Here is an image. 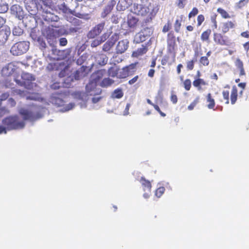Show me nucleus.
<instances>
[{"label":"nucleus","mask_w":249,"mask_h":249,"mask_svg":"<svg viewBox=\"0 0 249 249\" xmlns=\"http://www.w3.org/2000/svg\"><path fill=\"white\" fill-rule=\"evenodd\" d=\"M18 115L11 116L2 120L3 124L7 126L8 130L20 129L24 127L25 120L35 121L42 118L43 116V109L35 107L30 109L20 108Z\"/></svg>","instance_id":"nucleus-1"},{"label":"nucleus","mask_w":249,"mask_h":249,"mask_svg":"<svg viewBox=\"0 0 249 249\" xmlns=\"http://www.w3.org/2000/svg\"><path fill=\"white\" fill-rule=\"evenodd\" d=\"M86 91V92L77 91L72 94L73 98L77 100V104L80 105L81 108L87 107L86 103L89 99V95H98L102 92L101 89L97 88L96 82L93 80L89 81L87 85Z\"/></svg>","instance_id":"nucleus-2"},{"label":"nucleus","mask_w":249,"mask_h":249,"mask_svg":"<svg viewBox=\"0 0 249 249\" xmlns=\"http://www.w3.org/2000/svg\"><path fill=\"white\" fill-rule=\"evenodd\" d=\"M35 80V76L28 72H23L20 78L16 77L14 78V80L18 86L28 89H32L36 86V84L34 82Z\"/></svg>","instance_id":"nucleus-3"},{"label":"nucleus","mask_w":249,"mask_h":249,"mask_svg":"<svg viewBox=\"0 0 249 249\" xmlns=\"http://www.w3.org/2000/svg\"><path fill=\"white\" fill-rule=\"evenodd\" d=\"M108 59V57L106 54L96 53L91 56L87 64L89 65L88 66H89L91 70L96 65L105 66L107 64Z\"/></svg>","instance_id":"nucleus-4"},{"label":"nucleus","mask_w":249,"mask_h":249,"mask_svg":"<svg viewBox=\"0 0 249 249\" xmlns=\"http://www.w3.org/2000/svg\"><path fill=\"white\" fill-rule=\"evenodd\" d=\"M30 43L28 41H19L15 43L10 49V53L16 56L26 53L29 50Z\"/></svg>","instance_id":"nucleus-5"},{"label":"nucleus","mask_w":249,"mask_h":249,"mask_svg":"<svg viewBox=\"0 0 249 249\" xmlns=\"http://www.w3.org/2000/svg\"><path fill=\"white\" fill-rule=\"evenodd\" d=\"M72 48H69L63 50L57 49L55 47H52L51 52L48 55H52L53 59L59 60L64 59L69 57L71 53Z\"/></svg>","instance_id":"nucleus-6"},{"label":"nucleus","mask_w":249,"mask_h":249,"mask_svg":"<svg viewBox=\"0 0 249 249\" xmlns=\"http://www.w3.org/2000/svg\"><path fill=\"white\" fill-rule=\"evenodd\" d=\"M69 69V67L68 66H67L65 67L64 70H62L59 74V77H66L64 80H63V83L65 84L66 87H70L71 85V83L73 82L74 80V77H73L72 73H71L70 75H69L68 73Z\"/></svg>","instance_id":"nucleus-7"},{"label":"nucleus","mask_w":249,"mask_h":249,"mask_svg":"<svg viewBox=\"0 0 249 249\" xmlns=\"http://www.w3.org/2000/svg\"><path fill=\"white\" fill-rule=\"evenodd\" d=\"M91 71V68L88 66H82L76 71L73 74L75 80H78L86 76Z\"/></svg>","instance_id":"nucleus-8"},{"label":"nucleus","mask_w":249,"mask_h":249,"mask_svg":"<svg viewBox=\"0 0 249 249\" xmlns=\"http://www.w3.org/2000/svg\"><path fill=\"white\" fill-rule=\"evenodd\" d=\"M105 26V22H101L94 26L88 34L89 38H94L99 35L104 30Z\"/></svg>","instance_id":"nucleus-9"},{"label":"nucleus","mask_w":249,"mask_h":249,"mask_svg":"<svg viewBox=\"0 0 249 249\" xmlns=\"http://www.w3.org/2000/svg\"><path fill=\"white\" fill-rule=\"evenodd\" d=\"M10 34L11 30L8 26L5 25L0 28V45L6 43Z\"/></svg>","instance_id":"nucleus-10"},{"label":"nucleus","mask_w":249,"mask_h":249,"mask_svg":"<svg viewBox=\"0 0 249 249\" xmlns=\"http://www.w3.org/2000/svg\"><path fill=\"white\" fill-rule=\"evenodd\" d=\"M118 35L116 34H113L103 45L102 47L103 51L106 52L109 51L118 39Z\"/></svg>","instance_id":"nucleus-11"},{"label":"nucleus","mask_w":249,"mask_h":249,"mask_svg":"<svg viewBox=\"0 0 249 249\" xmlns=\"http://www.w3.org/2000/svg\"><path fill=\"white\" fill-rule=\"evenodd\" d=\"M11 14L21 20L24 18V11L22 7L18 4L12 5L10 8Z\"/></svg>","instance_id":"nucleus-12"},{"label":"nucleus","mask_w":249,"mask_h":249,"mask_svg":"<svg viewBox=\"0 0 249 249\" xmlns=\"http://www.w3.org/2000/svg\"><path fill=\"white\" fill-rule=\"evenodd\" d=\"M16 69V67L13 63H8L2 68L1 74L5 77L10 76L14 73Z\"/></svg>","instance_id":"nucleus-13"},{"label":"nucleus","mask_w":249,"mask_h":249,"mask_svg":"<svg viewBox=\"0 0 249 249\" xmlns=\"http://www.w3.org/2000/svg\"><path fill=\"white\" fill-rule=\"evenodd\" d=\"M147 8L142 4L134 3L131 8V11L137 15L144 16L147 13Z\"/></svg>","instance_id":"nucleus-14"},{"label":"nucleus","mask_w":249,"mask_h":249,"mask_svg":"<svg viewBox=\"0 0 249 249\" xmlns=\"http://www.w3.org/2000/svg\"><path fill=\"white\" fill-rule=\"evenodd\" d=\"M129 46V41L127 39H123L118 42L116 47V53L122 54L124 53Z\"/></svg>","instance_id":"nucleus-15"},{"label":"nucleus","mask_w":249,"mask_h":249,"mask_svg":"<svg viewBox=\"0 0 249 249\" xmlns=\"http://www.w3.org/2000/svg\"><path fill=\"white\" fill-rule=\"evenodd\" d=\"M43 18L44 20L47 22H57L59 20V18L57 15L48 11L47 10L45 11V14L43 15Z\"/></svg>","instance_id":"nucleus-16"},{"label":"nucleus","mask_w":249,"mask_h":249,"mask_svg":"<svg viewBox=\"0 0 249 249\" xmlns=\"http://www.w3.org/2000/svg\"><path fill=\"white\" fill-rule=\"evenodd\" d=\"M116 4V1L114 0H111L109 1L103 9V12L101 14L102 17L105 18L108 14H109Z\"/></svg>","instance_id":"nucleus-17"},{"label":"nucleus","mask_w":249,"mask_h":249,"mask_svg":"<svg viewBox=\"0 0 249 249\" xmlns=\"http://www.w3.org/2000/svg\"><path fill=\"white\" fill-rule=\"evenodd\" d=\"M127 24L129 28L133 30L136 29L139 25V19L131 15H128Z\"/></svg>","instance_id":"nucleus-18"},{"label":"nucleus","mask_w":249,"mask_h":249,"mask_svg":"<svg viewBox=\"0 0 249 249\" xmlns=\"http://www.w3.org/2000/svg\"><path fill=\"white\" fill-rule=\"evenodd\" d=\"M49 101L53 105L60 107L63 105L64 101L57 95L53 94L50 97Z\"/></svg>","instance_id":"nucleus-19"},{"label":"nucleus","mask_w":249,"mask_h":249,"mask_svg":"<svg viewBox=\"0 0 249 249\" xmlns=\"http://www.w3.org/2000/svg\"><path fill=\"white\" fill-rule=\"evenodd\" d=\"M129 3L126 0H119L117 6L116 8L118 11H124L128 7Z\"/></svg>","instance_id":"nucleus-20"},{"label":"nucleus","mask_w":249,"mask_h":249,"mask_svg":"<svg viewBox=\"0 0 249 249\" xmlns=\"http://www.w3.org/2000/svg\"><path fill=\"white\" fill-rule=\"evenodd\" d=\"M60 9L64 13H70L73 15H75L77 17L81 18L82 14L80 13L74 14L75 12L69 8H68L65 4H62L60 6Z\"/></svg>","instance_id":"nucleus-21"},{"label":"nucleus","mask_w":249,"mask_h":249,"mask_svg":"<svg viewBox=\"0 0 249 249\" xmlns=\"http://www.w3.org/2000/svg\"><path fill=\"white\" fill-rule=\"evenodd\" d=\"M106 73V70L105 69H102L97 71L96 72L92 74V78L93 80L97 81L101 79Z\"/></svg>","instance_id":"nucleus-22"},{"label":"nucleus","mask_w":249,"mask_h":249,"mask_svg":"<svg viewBox=\"0 0 249 249\" xmlns=\"http://www.w3.org/2000/svg\"><path fill=\"white\" fill-rule=\"evenodd\" d=\"M147 38L143 34V32H141L136 34L134 36V41L136 43H140L144 41Z\"/></svg>","instance_id":"nucleus-23"},{"label":"nucleus","mask_w":249,"mask_h":249,"mask_svg":"<svg viewBox=\"0 0 249 249\" xmlns=\"http://www.w3.org/2000/svg\"><path fill=\"white\" fill-rule=\"evenodd\" d=\"M79 29H80L78 27H71L68 29V30L65 29H61L60 32L62 35L66 36L77 33L79 31Z\"/></svg>","instance_id":"nucleus-24"},{"label":"nucleus","mask_w":249,"mask_h":249,"mask_svg":"<svg viewBox=\"0 0 249 249\" xmlns=\"http://www.w3.org/2000/svg\"><path fill=\"white\" fill-rule=\"evenodd\" d=\"M124 96V92L121 88L115 89L111 94L112 99H120Z\"/></svg>","instance_id":"nucleus-25"},{"label":"nucleus","mask_w":249,"mask_h":249,"mask_svg":"<svg viewBox=\"0 0 249 249\" xmlns=\"http://www.w3.org/2000/svg\"><path fill=\"white\" fill-rule=\"evenodd\" d=\"M114 83V80L112 79L107 77L103 79L100 84V86L103 88H107L111 86Z\"/></svg>","instance_id":"nucleus-26"},{"label":"nucleus","mask_w":249,"mask_h":249,"mask_svg":"<svg viewBox=\"0 0 249 249\" xmlns=\"http://www.w3.org/2000/svg\"><path fill=\"white\" fill-rule=\"evenodd\" d=\"M119 69L116 67H111L107 71L108 75L109 76L118 78V73Z\"/></svg>","instance_id":"nucleus-27"},{"label":"nucleus","mask_w":249,"mask_h":249,"mask_svg":"<svg viewBox=\"0 0 249 249\" xmlns=\"http://www.w3.org/2000/svg\"><path fill=\"white\" fill-rule=\"evenodd\" d=\"M234 27V24L231 21H228L223 23L222 27V32L224 33L228 32L230 28Z\"/></svg>","instance_id":"nucleus-28"},{"label":"nucleus","mask_w":249,"mask_h":249,"mask_svg":"<svg viewBox=\"0 0 249 249\" xmlns=\"http://www.w3.org/2000/svg\"><path fill=\"white\" fill-rule=\"evenodd\" d=\"M136 64H132L128 66L124 67L127 76L132 75L136 71Z\"/></svg>","instance_id":"nucleus-29"},{"label":"nucleus","mask_w":249,"mask_h":249,"mask_svg":"<svg viewBox=\"0 0 249 249\" xmlns=\"http://www.w3.org/2000/svg\"><path fill=\"white\" fill-rule=\"evenodd\" d=\"M136 64H132L128 66L124 67L127 76L132 75L136 71Z\"/></svg>","instance_id":"nucleus-30"},{"label":"nucleus","mask_w":249,"mask_h":249,"mask_svg":"<svg viewBox=\"0 0 249 249\" xmlns=\"http://www.w3.org/2000/svg\"><path fill=\"white\" fill-rule=\"evenodd\" d=\"M147 51V50L146 47L142 45V48L138 49L137 51L133 52L132 55L133 56L137 57L139 55L145 53Z\"/></svg>","instance_id":"nucleus-31"},{"label":"nucleus","mask_w":249,"mask_h":249,"mask_svg":"<svg viewBox=\"0 0 249 249\" xmlns=\"http://www.w3.org/2000/svg\"><path fill=\"white\" fill-rule=\"evenodd\" d=\"M37 42L39 44L40 49L42 51L43 54H46L48 55V54H47V52H48L47 49H48V48L47 47L46 43L44 42V41H43L42 38L41 37L39 39V40H38Z\"/></svg>","instance_id":"nucleus-32"},{"label":"nucleus","mask_w":249,"mask_h":249,"mask_svg":"<svg viewBox=\"0 0 249 249\" xmlns=\"http://www.w3.org/2000/svg\"><path fill=\"white\" fill-rule=\"evenodd\" d=\"M23 33V29L18 25L15 26L13 29V35L15 36H20Z\"/></svg>","instance_id":"nucleus-33"},{"label":"nucleus","mask_w":249,"mask_h":249,"mask_svg":"<svg viewBox=\"0 0 249 249\" xmlns=\"http://www.w3.org/2000/svg\"><path fill=\"white\" fill-rule=\"evenodd\" d=\"M214 40L215 42L220 44H225V41L223 39L222 36L220 34H214Z\"/></svg>","instance_id":"nucleus-34"},{"label":"nucleus","mask_w":249,"mask_h":249,"mask_svg":"<svg viewBox=\"0 0 249 249\" xmlns=\"http://www.w3.org/2000/svg\"><path fill=\"white\" fill-rule=\"evenodd\" d=\"M140 181L141 182L142 185L144 187H147L148 189L149 192H150L151 188L150 182L146 180L144 177H142Z\"/></svg>","instance_id":"nucleus-35"},{"label":"nucleus","mask_w":249,"mask_h":249,"mask_svg":"<svg viewBox=\"0 0 249 249\" xmlns=\"http://www.w3.org/2000/svg\"><path fill=\"white\" fill-rule=\"evenodd\" d=\"M207 101L210 103L208 105V107L210 109H212L215 106L214 100L211 97V93H209L207 96Z\"/></svg>","instance_id":"nucleus-36"},{"label":"nucleus","mask_w":249,"mask_h":249,"mask_svg":"<svg viewBox=\"0 0 249 249\" xmlns=\"http://www.w3.org/2000/svg\"><path fill=\"white\" fill-rule=\"evenodd\" d=\"M25 97L27 100H32L35 101H39L41 98L39 94L38 93H32L29 94V95H26Z\"/></svg>","instance_id":"nucleus-37"},{"label":"nucleus","mask_w":249,"mask_h":249,"mask_svg":"<svg viewBox=\"0 0 249 249\" xmlns=\"http://www.w3.org/2000/svg\"><path fill=\"white\" fill-rule=\"evenodd\" d=\"M88 55L87 53H83L81 56L78 58L76 61V63L78 65H82L87 60Z\"/></svg>","instance_id":"nucleus-38"},{"label":"nucleus","mask_w":249,"mask_h":249,"mask_svg":"<svg viewBox=\"0 0 249 249\" xmlns=\"http://www.w3.org/2000/svg\"><path fill=\"white\" fill-rule=\"evenodd\" d=\"M125 69L124 68L119 69L118 73V78H124L127 77V73L126 72Z\"/></svg>","instance_id":"nucleus-39"},{"label":"nucleus","mask_w":249,"mask_h":249,"mask_svg":"<svg viewBox=\"0 0 249 249\" xmlns=\"http://www.w3.org/2000/svg\"><path fill=\"white\" fill-rule=\"evenodd\" d=\"M217 11L221 15L222 17L224 18H230L229 14L225 10L221 8H218L217 10Z\"/></svg>","instance_id":"nucleus-40"},{"label":"nucleus","mask_w":249,"mask_h":249,"mask_svg":"<svg viewBox=\"0 0 249 249\" xmlns=\"http://www.w3.org/2000/svg\"><path fill=\"white\" fill-rule=\"evenodd\" d=\"M8 10V6L7 4L3 2L1 0L0 1V13H4Z\"/></svg>","instance_id":"nucleus-41"},{"label":"nucleus","mask_w":249,"mask_h":249,"mask_svg":"<svg viewBox=\"0 0 249 249\" xmlns=\"http://www.w3.org/2000/svg\"><path fill=\"white\" fill-rule=\"evenodd\" d=\"M67 20L75 25H80L82 22L79 19L73 17L70 18Z\"/></svg>","instance_id":"nucleus-42"},{"label":"nucleus","mask_w":249,"mask_h":249,"mask_svg":"<svg viewBox=\"0 0 249 249\" xmlns=\"http://www.w3.org/2000/svg\"><path fill=\"white\" fill-rule=\"evenodd\" d=\"M211 31L210 30H208L204 32L202 34L201 36V39L203 41H206V40H208L209 36L211 34Z\"/></svg>","instance_id":"nucleus-43"},{"label":"nucleus","mask_w":249,"mask_h":249,"mask_svg":"<svg viewBox=\"0 0 249 249\" xmlns=\"http://www.w3.org/2000/svg\"><path fill=\"white\" fill-rule=\"evenodd\" d=\"M142 32H143V34L148 38L152 34V31L150 28L148 27L144 28L143 29L141 30Z\"/></svg>","instance_id":"nucleus-44"},{"label":"nucleus","mask_w":249,"mask_h":249,"mask_svg":"<svg viewBox=\"0 0 249 249\" xmlns=\"http://www.w3.org/2000/svg\"><path fill=\"white\" fill-rule=\"evenodd\" d=\"M58 42L60 46H65L68 44V40L65 37H61L59 38Z\"/></svg>","instance_id":"nucleus-45"},{"label":"nucleus","mask_w":249,"mask_h":249,"mask_svg":"<svg viewBox=\"0 0 249 249\" xmlns=\"http://www.w3.org/2000/svg\"><path fill=\"white\" fill-rule=\"evenodd\" d=\"M200 63L204 66H208L209 63V61L207 56H202L200 58Z\"/></svg>","instance_id":"nucleus-46"},{"label":"nucleus","mask_w":249,"mask_h":249,"mask_svg":"<svg viewBox=\"0 0 249 249\" xmlns=\"http://www.w3.org/2000/svg\"><path fill=\"white\" fill-rule=\"evenodd\" d=\"M30 36L34 41H37L39 40V39L41 38L40 36H37L36 32L34 30L31 31L30 33Z\"/></svg>","instance_id":"nucleus-47"},{"label":"nucleus","mask_w":249,"mask_h":249,"mask_svg":"<svg viewBox=\"0 0 249 249\" xmlns=\"http://www.w3.org/2000/svg\"><path fill=\"white\" fill-rule=\"evenodd\" d=\"M75 105L74 103H70L68 105H67L65 107H64L63 109H62V111H69L70 110V109H72L74 107Z\"/></svg>","instance_id":"nucleus-48"},{"label":"nucleus","mask_w":249,"mask_h":249,"mask_svg":"<svg viewBox=\"0 0 249 249\" xmlns=\"http://www.w3.org/2000/svg\"><path fill=\"white\" fill-rule=\"evenodd\" d=\"M184 86L186 90H189L191 87V82L190 79H186L184 82Z\"/></svg>","instance_id":"nucleus-49"},{"label":"nucleus","mask_w":249,"mask_h":249,"mask_svg":"<svg viewBox=\"0 0 249 249\" xmlns=\"http://www.w3.org/2000/svg\"><path fill=\"white\" fill-rule=\"evenodd\" d=\"M101 43H102L101 42V41H100L99 38H97L96 39H94L93 41H92L90 46L91 47L94 48V47H96L99 46Z\"/></svg>","instance_id":"nucleus-50"},{"label":"nucleus","mask_w":249,"mask_h":249,"mask_svg":"<svg viewBox=\"0 0 249 249\" xmlns=\"http://www.w3.org/2000/svg\"><path fill=\"white\" fill-rule=\"evenodd\" d=\"M165 189L164 187H159L156 191V196L160 197L164 193Z\"/></svg>","instance_id":"nucleus-51"},{"label":"nucleus","mask_w":249,"mask_h":249,"mask_svg":"<svg viewBox=\"0 0 249 249\" xmlns=\"http://www.w3.org/2000/svg\"><path fill=\"white\" fill-rule=\"evenodd\" d=\"M248 2V0H240L236 3V7L238 8H241L245 6Z\"/></svg>","instance_id":"nucleus-52"},{"label":"nucleus","mask_w":249,"mask_h":249,"mask_svg":"<svg viewBox=\"0 0 249 249\" xmlns=\"http://www.w3.org/2000/svg\"><path fill=\"white\" fill-rule=\"evenodd\" d=\"M196 61V60H192V61H190L187 62V68L189 70H192L194 68V62Z\"/></svg>","instance_id":"nucleus-53"},{"label":"nucleus","mask_w":249,"mask_h":249,"mask_svg":"<svg viewBox=\"0 0 249 249\" xmlns=\"http://www.w3.org/2000/svg\"><path fill=\"white\" fill-rule=\"evenodd\" d=\"M109 37V35L107 33H104L103 35H102L100 37H98L99 39L101 41V43L104 42L105 41L107 38H108Z\"/></svg>","instance_id":"nucleus-54"},{"label":"nucleus","mask_w":249,"mask_h":249,"mask_svg":"<svg viewBox=\"0 0 249 249\" xmlns=\"http://www.w3.org/2000/svg\"><path fill=\"white\" fill-rule=\"evenodd\" d=\"M94 97H92L91 101L93 104H96L98 103L102 99V97L98 95H93Z\"/></svg>","instance_id":"nucleus-55"},{"label":"nucleus","mask_w":249,"mask_h":249,"mask_svg":"<svg viewBox=\"0 0 249 249\" xmlns=\"http://www.w3.org/2000/svg\"><path fill=\"white\" fill-rule=\"evenodd\" d=\"M198 12V9L196 7L194 8L189 14V18H190L192 17L195 16L197 14Z\"/></svg>","instance_id":"nucleus-56"},{"label":"nucleus","mask_w":249,"mask_h":249,"mask_svg":"<svg viewBox=\"0 0 249 249\" xmlns=\"http://www.w3.org/2000/svg\"><path fill=\"white\" fill-rule=\"evenodd\" d=\"M197 24L200 26L204 20V17L202 15H199L197 17Z\"/></svg>","instance_id":"nucleus-57"},{"label":"nucleus","mask_w":249,"mask_h":249,"mask_svg":"<svg viewBox=\"0 0 249 249\" xmlns=\"http://www.w3.org/2000/svg\"><path fill=\"white\" fill-rule=\"evenodd\" d=\"M199 78L197 79H196V80H195L194 82H193V85L195 87H196L198 89V90H200L201 89V87H200V82H199Z\"/></svg>","instance_id":"nucleus-58"},{"label":"nucleus","mask_w":249,"mask_h":249,"mask_svg":"<svg viewBox=\"0 0 249 249\" xmlns=\"http://www.w3.org/2000/svg\"><path fill=\"white\" fill-rule=\"evenodd\" d=\"M236 66L237 68L239 69L242 68L243 67V62L239 59V58H237L235 62Z\"/></svg>","instance_id":"nucleus-59"},{"label":"nucleus","mask_w":249,"mask_h":249,"mask_svg":"<svg viewBox=\"0 0 249 249\" xmlns=\"http://www.w3.org/2000/svg\"><path fill=\"white\" fill-rule=\"evenodd\" d=\"M180 25H181L180 23H179V22H178V19L176 20L175 24V30L177 32H179Z\"/></svg>","instance_id":"nucleus-60"},{"label":"nucleus","mask_w":249,"mask_h":249,"mask_svg":"<svg viewBox=\"0 0 249 249\" xmlns=\"http://www.w3.org/2000/svg\"><path fill=\"white\" fill-rule=\"evenodd\" d=\"M153 107L155 108V109L160 113L161 116H162V117H165L166 116V114L160 110V107L158 105H153Z\"/></svg>","instance_id":"nucleus-61"},{"label":"nucleus","mask_w":249,"mask_h":249,"mask_svg":"<svg viewBox=\"0 0 249 249\" xmlns=\"http://www.w3.org/2000/svg\"><path fill=\"white\" fill-rule=\"evenodd\" d=\"M9 95L8 93H4L0 96V100L2 102V101L5 100L8 98Z\"/></svg>","instance_id":"nucleus-62"},{"label":"nucleus","mask_w":249,"mask_h":249,"mask_svg":"<svg viewBox=\"0 0 249 249\" xmlns=\"http://www.w3.org/2000/svg\"><path fill=\"white\" fill-rule=\"evenodd\" d=\"M237 96V94H231V103L232 104H234L235 103V102L236 101Z\"/></svg>","instance_id":"nucleus-63"},{"label":"nucleus","mask_w":249,"mask_h":249,"mask_svg":"<svg viewBox=\"0 0 249 249\" xmlns=\"http://www.w3.org/2000/svg\"><path fill=\"white\" fill-rule=\"evenodd\" d=\"M170 29V24L169 23H168L167 24H165L163 27V29H162V32L163 33H166L167 32H168Z\"/></svg>","instance_id":"nucleus-64"}]
</instances>
